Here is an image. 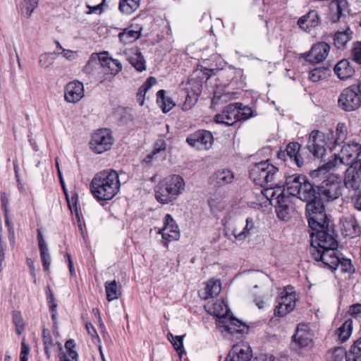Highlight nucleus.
Here are the masks:
<instances>
[{
    "label": "nucleus",
    "instance_id": "nucleus-1",
    "mask_svg": "<svg viewBox=\"0 0 361 361\" xmlns=\"http://www.w3.org/2000/svg\"><path fill=\"white\" fill-rule=\"evenodd\" d=\"M310 254L317 265L322 268L335 270L340 268L342 272L350 273L354 269L348 259L338 255V242L334 227H326L319 232H311Z\"/></svg>",
    "mask_w": 361,
    "mask_h": 361
},
{
    "label": "nucleus",
    "instance_id": "nucleus-2",
    "mask_svg": "<svg viewBox=\"0 0 361 361\" xmlns=\"http://www.w3.org/2000/svg\"><path fill=\"white\" fill-rule=\"evenodd\" d=\"M297 197L307 202L306 212L311 232H319L326 229V227L331 226L325 212L324 204L319 199L318 186L306 178Z\"/></svg>",
    "mask_w": 361,
    "mask_h": 361
},
{
    "label": "nucleus",
    "instance_id": "nucleus-3",
    "mask_svg": "<svg viewBox=\"0 0 361 361\" xmlns=\"http://www.w3.org/2000/svg\"><path fill=\"white\" fill-rule=\"evenodd\" d=\"M347 136V128L345 123H338L336 132H331L326 136L322 132L314 130L310 135L307 147L314 157H322L326 152V146L334 149L336 146L343 143Z\"/></svg>",
    "mask_w": 361,
    "mask_h": 361
},
{
    "label": "nucleus",
    "instance_id": "nucleus-4",
    "mask_svg": "<svg viewBox=\"0 0 361 361\" xmlns=\"http://www.w3.org/2000/svg\"><path fill=\"white\" fill-rule=\"evenodd\" d=\"M120 187L118 173L114 169L97 173L90 185L93 197L99 202L112 200L118 192Z\"/></svg>",
    "mask_w": 361,
    "mask_h": 361
},
{
    "label": "nucleus",
    "instance_id": "nucleus-5",
    "mask_svg": "<svg viewBox=\"0 0 361 361\" xmlns=\"http://www.w3.org/2000/svg\"><path fill=\"white\" fill-rule=\"evenodd\" d=\"M185 188V180L180 175H169L161 180L155 186V198L160 204H173L183 194Z\"/></svg>",
    "mask_w": 361,
    "mask_h": 361
},
{
    "label": "nucleus",
    "instance_id": "nucleus-6",
    "mask_svg": "<svg viewBox=\"0 0 361 361\" xmlns=\"http://www.w3.org/2000/svg\"><path fill=\"white\" fill-rule=\"evenodd\" d=\"M209 312L216 317V324L222 331L231 334H243L247 331V326L233 316L228 317L230 309L224 300H216Z\"/></svg>",
    "mask_w": 361,
    "mask_h": 361
},
{
    "label": "nucleus",
    "instance_id": "nucleus-7",
    "mask_svg": "<svg viewBox=\"0 0 361 361\" xmlns=\"http://www.w3.org/2000/svg\"><path fill=\"white\" fill-rule=\"evenodd\" d=\"M284 189L274 182L271 183L262 191V194L274 205L277 216L282 220H286L289 214V197L284 195Z\"/></svg>",
    "mask_w": 361,
    "mask_h": 361
},
{
    "label": "nucleus",
    "instance_id": "nucleus-8",
    "mask_svg": "<svg viewBox=\"0 0 361 361\" xmlns=\"http://www.w3.org/2000/svg\"><path fill=\"white\" fill-rule=\"evenodd\" d=\"M360 154L361 145L354 141L350 142L342 147L338 157L334 154V157L325 163L319 170L320 171H329L337 165L338 162L344 165L352 164V163L358 160L357 158Z\"/></svg>",
    "mask_w": 361,
    "mask_h": 361
},
{
    "label": "nucleus",
    "instance_id": "nucleus-9",
    "mask_svg": "<svg viewBox=\"0 0 361 361\" xmlns=\"http://www.w3.org/2000/svg\"><path fill=\"white\" fill-rule=\"evenodd\" d=\"M278 173V168L269 164L268 160L255 163L250 166L249 171L250 179L263 188L274 182Z\"/></svg>",
    "mask_w": 361,
    "mask_h": 361
},
{
    "label": "nucleus",
    "instance_id": "nucleus-10",
    "mask_svg": "<svg viewBox=\"0 0 361 361\" xmlns=\"http://www.w3.org/2000/svg\"><path fill=\"white\" fill-rule=\"evenodd\" d=\"M319 189V199L323 202L325 201H332L339 197L341 195V181L335 177H329L326 180L322 181Z\"/></svg>",
    "mask_w": 361,
    "mask_h": 361
},
{
    "label": "nucleus",
    "instance_id": "nucleus-11",
    "mask_svg": "<svg viewBox=\"0 0 361 361\" xmlns=\"http://www.w3.org/2000/svg\"><path fill=\"white\" fill-rule=\"evenodd\" d=\"M338 106L345 111H352L357 109L361 105V99L356 90L355 85L345 88L339 95Z\"/></svg>",
    "mask_w": 361,
    "mask_h": 361
},
{
    "label": "nucleus",
    "instance_id": "nucleus-12",
    "mask_svg": "<svg viewBox=\"0 0 361 361\" xmlns=\"http://www.w3.org/2000/svg\"><path fill=\"white\" fill-rule=\"evenodd\" d=\"M113 144V137L106 129H101L95 132L90 142V148L97 154L110 149Z\"/></svg>",
    "mask_w": 361,
    "mask_h": 361
},
{
    "label": "nucleus",
    "instance_id": "nucleus-13",
    "mask_svg": "<svg viewBox=\"0 0 361 361\" xmlns=\"http://www.w3.org/2000/svg\"><path fill=\"white\" fill-rule=\"evenodd\" d=\"M240 103L230 104L226 106L221 113L214 116V121L216 123L230 126L234 125L240 119Z\"/></svg>",
    "mask_w": 361,
    "mask_h": 361
},
{
    "label": "nucleus",
    "instance_id": "nucleus-14",
    "mask_svg": "<svg viewBox=\"0 0 361 361\" xmlns=\"http://www.w3.org/2000/svg\"><path fill=\"white\" fill-rule=\"evenodd\" d=\"M186 142L198 150H207L212 147L214 137L211 132L202 130L191 134L187 137Z\"/></svg>",
    "mask_w": 361,
    "mask_h": 361
},
{
    "label": "nucleus",
    "instance_id": "nucleus-15",
    "mask_svg": "<svg viewBox=\"0 0 361 361\" xmlns=\"http://www.w3.org/2000/svg\"><path fill=\"white\" fill-rule=\"evenodd\" d=\"M345 171L344 184L347 188L353 190H360L361 187V159L357 160Z\"/></svg>",
    "mask_w": 361,
    "mask_h": 361
},
{
    "label": "nucleus",
    "instance_id": "nucleus-16",
    "mask_svg": "<svg viewBox=\"0 0 361 361\" xmlns=\"http://www.w3.org/2000/svg\"><path fill=\"white\" fill-rule=\"evenodd\" d=\"M330 46L321 42L312 46L311 50L302 54V56L311 63L322 62L329 55Z\"/></svg>",
    "mask_w": 361,
    "mask_h": 361
},
{
    "label": "nucleus",
    "instance_id": "nucleus-17",
    "mask_svg": "<svg viewBox=\"0 0 361 361\" xmlns=\"http://www.w3.org/2000/svg\"><path fill=\"white\" fill-rule=\"evenodd\" d=\"M280 298L277 300V305L274 309V314L278 317H283L291 312L295 306L296 294L295 293H281Z\"/></svg>",
    "mask_w": 361,
    "mask_h": 361
},
{
    "label": "nucleus",
    "instance_id": "nucleus-18",
    "mask_svg": "<svg viewBox=\"0 0 361 361\" xmlns=\"http://www.w3.org/2000/svg\"><path fill=\"white\" fill-rule=\"evenodd\" d=\"M252 351L247 343H240L233 345L225 361H250Z\"/></svg>",
    "mask_w": 361,
    "mask_h": 361
},
{
    "label": "nucleus",
    "instance_id": "nucleus-19",
    "mask_svg": "<svg viewBox=\"0 0 361 361\" xmlns=\"http://www.w3.org/2000/svg\"><path fill=\"white\" fill-rule=\"evenodd\" d=\"M300 145L298 142H290L285 150H279L277 157L279 159L295 163L298 167L303 166L304 161L300 154Z\"/></svg>",
    "mask_w": 361,
    "mask_h": 361
},
{
    "label": "nucleus",
    "instance_id": "nucleus-20",
    "mask_svg": "<svg viewBox=\"0 0 361 361\" xmlns=\"http://www.w3.org/2000/svg\"><path fill=\"white\" fill-rule=\"evenodd\" d=\"M341 231L343 235L355 238L361 234V228L353 215H348L341 219Z\"/></svg>",
    "mask_w": 361,
    "mask_h": 361
},
{
    "label": "nucleus",
    "instance_id": "nucleus-21",
    "mask_svg": "<svg viewBox=\"0 0 361 361\" xmlns=\"http://www.w3.org/2000/svg\"><path fill=\"white\" fill-rule=\"evenodd\" d=\"M84 96L83 84L79 81L69 82L65 88V99L69 103H76Z\"/></svg>",
    "mask_w": 361,
    "mask_h": 361
},
{
    "label": "nucleus",
    "instance_id": "nucleus-22",
    "mask_svg": "<svg viewBox=\"0 0 361 361\" xmlns=\"http://www.w3.org/2000/svg\"><path fill=\"white\" fill-rule=\"evenodd\" d=\"M293 339L299 347H307L312 341V334L309 326L305 324H298Z\"/></svg>",
    "mask_w": 361,
    "mask_h": 361
},
{
    "label": "nucleus",
    "instance_id": "nucleus-23",
    "mask_svg": "<svg viewBox=\"0 0 361 361\" xmlns=\"http://www.w3.org/2000/svg\"><path fill=\"white\" fill-rule=\"evenodd\" d=\"M307 177L298 173L286 177L285 188L292 196L298 195Z\"/></svg>",
    "mask_w": 361,
    "mask_h": 361
},
{
    "label": "nucleus",
    "instance_id": "nucleus-24",
    "mask_svg": "<svg viewBox=\"0 0 361 361\" xmlns=\"http://www.w3.org/2000/svg\"><path fill=\"white\" fill-rule=\"evenodd\" d=\"M321 20L318 13L312 10L299 18L298 25L301 29L310 32L312 29L319 26Z\"/></svg>",
    "mask_w": 361,
    "mask_h": 361
},
{
    "label": "nucleus",
    "instance_id": "nucleus-25",
    "mask_svg": "<svg viewBox=\"0 0 361 361\" xmlns=\"http://www.w3.org/2000/svg\"><path fill=\"white\" fill-rule=\"evenodd\" d=\"M256 233V228L252 218H247L245 225L241 229L234 228L232 231V235L237 241H243L247 238Z\"/></svg>",
    "mask_w": 361,
    "mask_h": 361
},
{
    "label": "nucleus",
    "instance_id": "nucleus-26",
    "mask_svg": "<svg viewBox=\"0 0 361 361\" xmlns=\"http://www.w3.org/2000/svg\"><path fill=\"white\" fill-rule=\"evenodd\" d=\"M98 59L103 67L109 69L111 74L116 75L122 70V64L117 59L108 56L107 51L98 54Z\"/></svg>",
    "mask_w": 361,
    "mask_h": 361
},
{
    "label": "nucleus",
    "instance_id": "nucleus-27",
    "mask_svg": "<svg viewBox=\"0 0 361 361\" xmlns=\"http://www.w3.org/2000/svg\"><path fill=\"white\" fill-rule=\"evenodd\" d=\"M43 335V343L44 345V352L48 359L51 357V353L53 350H61L62 345L58 342L53 339L52 335L49 330L44 329L42 331Z\"/></svg>",
    "mask_w": 361,
    "mask_h": 361
},
{
    "label": "nucleus",
    "instance_id": "nucleus-28",
    "mask_svg": "<svg viewBox=\"0 0 361 361\" xmlns=\"http://www.w3.org/2000/svg\"><path fill=\"white\" fill-rule=\"evenodd\" d=\"M334 71L341 80L348 79L355 73L354 68L350 65L348 59H343L338 61L334 66Z\"/></svg>",
    "mask_w": 361,
    "mask_h": 361
},
{
    "label": "nucleus",
    "instance_id": "nucleus-29",
    "mask_svg": "<svg viewBox=\"0 0 361 361\" xmlns=\"http://www.w3.org/2000/svg\"><path fill=\"white\" fill-rule=\"evenodd\" d=\"M212 178L217 186H223L233 182L234 174L231 170L221 169L215 172Z\"/></svg>",
    "mask_w": 361,
    "mask_h": 361
},
{
    "label": "nucleus",
    "instance_id": "nucleus-30",
    "mask_svg": "<svg viewBox=\"0 0 361 361\" xmlns=\"http://www.w3.org/2000/svg\"><path fill=\"white\" fill-rule=\"evenodd\" d=\"M353 38V32L350 28H347L343 31H338L334 37V43L335 47L338 49H344L346 48L348 42Z\"/></svg>",
    "mask_w": 361,
    "mask_h": 361
},
{
    "label": "nucleus",
    "instance_id": "nucleus-31",
    "mask_svg": "<svg viewBox=\"0 0 361 361\" xmlns=\"http://www.w3.org/2000/svg\"><path fill=\"white\" fill-rule=\"evenodd\" d=\"M221 290V284L218 279H209L207 282V285L204 289V295L202 298L207 300L209 298H214L217 296Z\"/></svg>",
    "mask_w": 361,
    "mask_h": 361
},
{
    "label": "nucleus",
    "instance_id": "nucleus-32",
    "mask_svg": "<svg viewBox=\"0 0 361 361\" xmlns=\"http://www.w3.org/2000/svg\"><path fill=\"white\" fill-rule=\"evenodd\" d=\"M164 226L161 230L173 233V235L171 237L173 240H178L180 237L178 226L171 214H166L164 220Z\"/></svg>",
    "mask_w": 361,
    "mask_h": 361
},
{
    "label": "nucleus",
    "instance_id": "nucleus-33",
    "mask_svg": "<svg viewBox=\"0 0 361 361\" xmlns=\"http://www.w3.org/2000/svg\"><path fill=\"white\" fill-rule=\"evenodd\" d=\"M157 102L164 113L169 111L175 106L172 99L165 96V91L164 90H160L157 92Z\"/></svg>",
    "mask_w": 361,
    "mask_h": 361
},
{
    "label": "nucleus",
    "instance_id": "nucleus-34",
    "mask_svg": "<svg viewBox=\"0 0 361 361\" xmlns=\"http://www.w3.org/2000/svg\"><path fill=\"white\" fill-rule=\"evenodd\" d=\"M105 290L106 293V299L109 302L119 298L121 292L118 287L116 280L106 281L105 283Z\"/></svg>",
    "mask_w": 361,
    "mask_h": 361
},
{
    "label": "nucleus",
    "instance_id": "nucleus-35",
    "mask_svg": "<svg viewBox=\"0 0 361 361\" xmlns=\"http://www.w3.org/2000/svg\"><path fill=\"white\" fill-rule=\"evenodd\" d=\"M156 83V78L154 77H149L140 87L137 93V100L140 106H142L145 103V97L146 92Z\"/></svg>",
    "mask_w": 361,
    "mask_h": 361
},
{
    "label": "nucleus",
    "instance_id": "nucleus-36",
    "mask_svg": "<svg viewBox=\"0 0 361 361\" xmlns=\"http://www.w3.org/2000/svg\"><path fill=\"white\" fill-rule=\"evenodd\" d=\"M140 0H120L118 8L124 14H131L140 6Z\"/></svg>",
    "mask_w": 361,
    "mask_h": 361
},
{
    "label": "nucleus",
    "instance_id": "nucleus-37",
    "mask_svg": "<svg viewBox=\"0 0 361 361\" xmlns=\"http://www.w3.org/2000/svg\"><path fill=\"white\" fill-rule=\"evenodd\" d=\"M352 323L351 319H348L336 329V335L341 342H345L350 337L352 333Z\"/></svg>",
    "mask_w": 361,
    "mask_h": 361
},
{
    "label": "nucleus",
    "instance_id": "nucleus-38",
    "mask_svg": "<svg viewBox=\"0 0 361 361\" xmlns=\"http://www.w3.org/2000/svg\"><path fill=\"white\" fill-rule=\"evenodd\" d=\"M75 347L73 340H68L65 343L66 353L60 356L61 361H78V353L73 348Z\"/></svg>",
    "mask_w": 361,
    "mask_h": 361
},
{
    "label": "nucleus",
    "instance_id": "nucleus-39",
    "mask_svg": "<svg viewBox=\"0 0 361 361\" xmlns=\"http://www.w3.org/2000/svg\"><path fill=\"white\" fill-rule=\"evenodd\" d=\"M347 361H361V337L354 342L348 351Z\"/></svg>",
    "mask_w": 361,
    "mask_h": 361
},
{
    "label": "nucleus",
    "instance_id": "nucleus-40",
    "mask_svg": "<svg viewBox=\"0 0 361 361\" xmlns=\"http://www.w3.org/2000/svg\"><path fill=\"white\" fill-rule=\"evenodd\" d=\"M330 75V70L326 67H318L312 69L309 73V78L316 82L326 78Z\"/></svg>",
    "mask_w": 361,
    "mask_h": 361
},
{
    "label": "nucleus",
    "instance_id": "nucleus-41",
    "mask_svg": "<svg viewBox=\"0 0 361 361\" xmlns=\"http://www.w3.org/2000/svg\"><path fill=\"white\" fill-rule=\"evenodd\" d=\"M130 63L137 71L142 72L146 69L145 60L141 52L136 51L129 58Z\"/></svg>",
    "mask_w": 361,
    "mask_h": 361
},
{
    "label": "nucleus",
    "instance_id": "nucleus-42",
    "mask_svg": "<svg viewBox=\"0 0 361 361\" xmlns=\"http://www.w3.org/2000/svg\"><path fill=\"white\" fill-rule=\"evenodd\" d=\"M59 51H54L51 53H44L39 56V64L43 68H48L55 61L54 55H59Z\"/></svg>",
    "mask_w": 361,
    "mask_h": 361
},
{
    "label": "nucleus",
    "instance_id": "nucleus-43",
    "mask_svg": "<svg viewBox=\"0 0 361 361\" xmlns=\"http://www.w3.org/2000/svg\"><path fill=\"white\" fill-rule=\"evenodd\" d=\"M140 35V34L137 31L126 29L122 32L119 33L118 37L122 42L128 44L131 43L135 39H138Z\"/></svg>",
    "mask_w": 361,
    "mask_h": 361
},
{
    "label": "nucleus",
    "instance_id": "nucleus-44",
    "mask_svg": "<svg viewBox=\"0 0 361 361\" xmlns=\"http://www.w3.org/2000/svg\"><path fill=\"white\" fill-rule=\"evenodd\" d=\"M328 356L331 361H343L344 358L347 361L348 352L342 347H337L330 350Z\"/></svg>",
    "mask_w": 361,
    "mask_h": 361
},
{
    "label": "nucleus",
    "instance_id": "nucleus-45",
    "mask_svg": "<svg viewBox=\"0 0 361 361\" xmlns=\"http://www.w3.org/2000/svg\"><path fill=\"white\" fill-rule=\"evenodd\" d=\"M0 200H1V204L2 209L4 210V214H5V223L8 228L9 235L11 236L13 234V231H12V228L11 226L10 221L8 220V199L5 192L1 193Z\"/></svg>",
    "mask_w": 361,
    "mask_h": 361
},
{
    "label": "nucleus",
    "instance_id": "nucleus-46",
    "mask_svg": "<svg viewBox=\"0 0 361 361\" xmlns=\"http://www.w3.org/2000/svg\"><path fill=\"white\" fill-rule=\"evenodd\" d=\"M351 57L353 61L361 65V42L357 41L353 43L351 49Z\"/></svg>",
    "mask_w": 361,
    "mask_h": 361
},
{
    "label": "nucleus",
    "instance_id": "nucleus-47",
    "mask_svg": "<svg viewBox=\"0 0 361 361\" xmlns=\"http://www.w3.org/2000/svg\"><path fill=\"white\" fill-rule=\"evenodd\" d=\"M13 322L16 326V333L20 335L23 333V319L20 311H13L12 314Z\"/></svg>",
    "mask_w": 361,
    "mask_h": 361
},
{
    "label": "nucleus",
    "instance_id": "nucleus-48",
    "mask_svg": "<svg viewBox=\"0 0 361 361\" xmlns=\"http://www.w3.org/2000/svg\"><path fill=\"white\" fill-rule=\"evenodd\" d=\"M40 250V256L42 262V265L45 269V271H49L50 265H51V257L49 252L48 247H43L39 249Z\"/></svg>",
    "mask_w": 361,
    "mask_h": 361
},
{
    "label": "nucleus",
    "instance_id": "nucleus-49",
    "mask_svg": "<svg viewBox=\"0 0 361 361\" xmlns=\"http://www.w3.org/2000/svg\"><path fill=\"white\" fill-rule=\"evenodd\" d=\"M184 336H176L174 339L171 341L173 346L177 351V353L180 355L183 350V340Z\"/></svg>",
    "mask_w": 361,
    "mask_h": 361
},
{
    "label": "nucleus",
    "instance_id": "nucleus-50",
    "mask_svg": "<svg viewBox=\"0 0 361 361\" xmlns=\"http://www.w3.org/2000/svg\"><path fill=\"white\" fill-rule=\"evenodd\" d=\"M39 0H24V7H26V15L30 16L35 8L38 5Z\"/></svg>",
    "mask_w": 361,
    "mask_h": 361
},
{
    "label": "nucleus",
    "instance_id": "nucleus-51",
    "mask_svg": "<svg viewBox=\"0 0 361 361\" xmlns=\"http://www.w3.org/2000/svg\"><path fill=\"white\" fill-rule=\"evenodd\" d=\"M352 202L357 210L361 211V189L355 191L352 197Z\"/></svg>",
    "mask_w": 361,
    "mask_h": 361
},
{
    "label": "nucleus",
    "instance_id": "nucleus-52",
    "mask_svg": "<svg viewBox=\"0 0 361 361\" xmlns=\"http://www.w3.org/2000/svg\"><path fill=\"white\" fill-rule=\"evenodd\" d=\"M166 149V143L164 140H158L154 147V154H158L161 151H164Z\"/></svg>",
    "mask_w": 361,
    "mask_h": 361
},
{
    "label": "nucleus",
    "instance_id": "nucleus-53",
    "mask_svg": "<svg viewBox=\"0 0 361 361\" xmlns=\"http://www.w3.org/2000/svg\"><path fill=\"white\" fill-rule=\"evenodd\" d=\"M62 54L64 58L68 61H73L75 59L76 51H73L69 49H63V51L59 52Z\"/></svg>",
    "mask_w": 361,
    "mask_h": 361
},
{
    "label": "nucleus",
    "instance_id": "nucleus-54",
    "mask_svg": "<svg viewBox=\"0 0 361 361\" xmlns=\"http://www.w3.org/2000/svg\"><path fill=\"white\" fill-rule=\"evenodd\" d=\"M13 168H14V171H15V175H16V180H17V183H18V188L19 190H21V183H20V167L18 164V161L16 160H14L13 161Z\"/></svg>",
    "mask_w": 361,
    "mask_h": 361
},
{
    "label": "nucleus",
    "instance_id": "nucleus-55",
    "mask_svg": "<svg viewBox=\"0 0 361 361\" xmlns=\"http://www.w3.org/2000/svg\"><path fill=\"white\" fill-rule=\"evenodd\" d=\"M197 99L195 100L192 99V98L187 95L185 102L183 104V109L184 111H188L192 108V106L195 104Z\"/></svg>",
    "mask_w": 361,
    "mask_h": 361
},
{
    "label": "nucleus",
    "instance_id": "nucleus-56",
    "mask_svg": "<svg viewBox=\"0 0 361 361\" xmlns=\"http://www.w3.org/2000/svg\"><path fill=\"white\" fill-rule=\"evenodd\" d=\"M253 361H274V357L271 355L260 354Z\"/></svg>",
    "mask_w": 361,
    "mask_h": 361
},
{
    "label": "nucleus",
    "instance_id": "nucleus-57",
    "mask_svg": "<svg viewBox=\"0 0 361 361\" xmlns=\"http://www.w3.org/2000/svg\"><path fill=\"white\" fill-rule=\"evenodd\" d=\"M349 313L353 316L361 313V303L351 305L349 308Z\"/></svg>",
    "mask_w": 361,
    "mask_h": 361
},
{
    "label": "nucleus",
    "instance_id": "nucleus-58",
    "mask_svg": "<svg viewBox=\"0 0 361 361\" xmlns=\"http://www.w3.org/2000/svg\"><path fill=\"white\" fill-rule=\"evenodd\" d=\"M66 257L67 258V261H68V268H69V271H70L71 275V276H75V269L73 268V262H72V259H71V255L67 253Z\"/></svg>",
    "mask_w": 361,
    "mask_h": 361
},
{
    "label": "nucleus",
    "instance_id": "nucleus-59",
    "mask_svg": "<svg viewBox=\"0 0 361 361\" xmlns=\"http://www.w3.org/2000/svg\"><path fill=\"white\" fill-rule=\"evenodd\" d=\"M159 233L161 234L162 238L166 241H171L174 240L173 238L171 237L173 235V233H169V231L166 232L165 231H162L161 229L159 231Z\"/></svg>",
    "mask_w": 361,
    "mask_h": 361
},
{
    "label": "nucleus",
    "instance_id": "nucleus-60",
    "mask_svg": "<svg viewBox=\"0 0 361 361\" xmlns=\"http://www.w3.org/2000/svg\"><path fill=\"white\" fill-rule=\"evenodd\" d=\"M37 239H38V243H39V248L42 249L43 247H47L41 231L39 230L37 231Z\"/></svg>",
    "mask_w": 361,
    "mask_h": 361
},
{
    "label": "nucleus",
    "instance_id": "nucleus-61",
    "mask_svg": "<svg viewBox=\"0 0 361 361\" xmlns=\"http://www.w3.org/2000/svg\"><path fill=\"white\" fill-rule=\"evenodd\" d=\"M202 85L198 83L195 86L192 87V91L195 95L198 96L199 94H200L202 92Z\"/></svg>",
    "mask_w": 361,
    "mask_h": 361
},
{
    "label": "nucleus",
    "instance_id": "nucleus-62",
    "mask_svg": "<svg viewBox=\"0 0 361 361\" xmlns=\"http://www.w3.org/2000/svg\"><path fill=\"white\" fill-rule=\"evenodd\" d=\"M251 109L250 108H245L244 112H240V118H243L245 119L248 118L250 116Z\"/></svg>",
    "mask_w": 361,
    "mask_h": 361
},
{
    "label": "nucleus",
    "instance_id": "nucleus-63",
    "mask_svg": "<svg viewBox=\"0 0 361 361\" xmlns=\"http://www.w3.org/2000/svg\"><path fill=\"white\" fill-rule=\"evenodd\" d=\"M157 154H154V150L149 154H147L146 156V157L144 159L143 161L146 164H150L152 160H153V158Z\"/></svg>",
    "mask_w": 361,
    "mask_h": 361
},
{
    "label": "nucleus",
    "instance_id": "nucleus-64",
    "mask_svg": "<svg viewBox=\"0 0 361 361\" xmlns=\"http://www.w3.org/2000/svg\"><path fill=\"white\" fill-rule=\"evenodd\" d=\"M28 141H29L30 145L32 147V149L35 152H37L39 150L38 147L35 142V140L32 137V136L30 135H28Z\"/></svg>",
    "mask_w": 361,
    "mask_h": 361
}]
</instances>
